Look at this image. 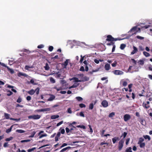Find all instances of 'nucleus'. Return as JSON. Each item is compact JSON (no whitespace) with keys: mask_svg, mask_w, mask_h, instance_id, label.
I'll use <instances>...</instances> for the list:
<instances>
[{"mask_svg":"<svg viewBox=\"0 0 152 152\" xmlns=\"http://www.w3.org/2000/svg\"><path fill=\"white\" fill-rule=\"evenodd\" d=\"M120 84L121 85H122L123 86L125 87L127 85V82L125 81L124 79L122 80H121Z\"/></svg>","mask_w":152,"mask_h":152,"instance_id":"9","label":"nucleus"},{"mask_svg":"<svg viewBox=\"0 0 152 152\" xmlns=\"http://www.w3.org/2000/svg\"><path fill=\"white\" fill-rule=\"evenodd\" d=\"M33 68L32 66H29L28 65H26L25 66V69L26 70H28L29 68Z\"/></svg>","mask_w":152,"mask_h":152,"instance_id":"39","label":"nucleus"},{"mask_svg":"<svg viewBox=\"0 0 152 152\" xmlns=\"http://www.w3.org/2000/svg\"><path fill=\"white\" fill-rule=\"evenodd\" d=\"M76 127L78 128H80L84 129H85L86 128L85 126L83 125H77L76 126Z\"/></svg>","mask_w":152,"mask_h":152,"instance_id":"42","label":"nucleus"},{"mask_svg":"<svg viewBox=\"0 0 152 152\" xmlns=\"http://www.w3.org/2000/svg\"><path fill=\"white\" fill-rule=\"evenodd\" d=\"M144 137L145 139H148L149 140H151V138L148 135H146L144 136Z\"/></svg>","mask_w":152,"mask_h":152,"instance_id":"50","label":"nucleus"},{"mask_svg":"<svg viewBox=\"0 0 152 152\" xmlns=\"http://www.w3.org/2000/svg\"><path fill=\"white\" fill-rule=\"evenodd\" d=\"M13 138V137H10L7 138L5 139V141H8L12 140Z\"/></svg>","mask_w":152,"mask_h":152,"instance_id":"47","label":"nucleus"},{"mask_svg":"<svg viewBox=\"0 0 152 152\" xmlns=\"http://www.w3.org/2000/svg\"><path fill=\"white\" fill-rule=\"evenodd\" d=\"M56 74L57 75V77L59 78L61 77V74L59 73V72H57L56 73Z\"/></svg>","mask_w":152,"mask_h":152,"instance_id":"63","label":"nucleus"},{"mask_svg":"<svg viewBox=\"0 0 152 152\" xmlns=\"http://www.w3.org/2000/svg\"><path fill=\"white\" fill-rule=\"evenodd\" d=\"M38 136H39V139H41L43 137H47V134H41V135H40Z\"/></svg>","mask_w":152,"mask_h":152,"instance_id":"25","label":"nucleus"},{"mask_svg":"<svg viewBox=\"0 0 152 152\" xmlns=\"http://www.w3.org/2000/svg\"><path fill=\"white\" fill-rule=\"evenodd\" d=\"M126 47V45L125 44H122L120 45V48L122 50H123Z\"/></svg>","mask_w":152,"mask_h":152,"instance_id":"26","label":"nucleus"},{"mask_svg":"<svg viewBox=\"0 0 152 152\" xmlns=\"http://www.w3.org/2000/svg\"><path fill=\"white\" fill-rule=\"evenodd\" d=\"M63 123V121H61L60 122H59L56 125V126H58L62 124Z\"/></svg>","mask_w":152,"mask_h":152,"instance_id":"60","label":"nucleus"},{"mask_svg":"<svg viewBox=\"0 0 152 152\" xmlns=\"http://www.w3.org/2000/svg\"><path fill=\"white\" fill-rule=\"evenodd\" d=\"M101 104L104 107H106L108 106V103L106 100H103Z\"/></svg>","mask_w":152,"mask_h":152,"instance_id":"8","label":"nucleus"},{"mask_svg":"<svg viewBox=\"0 0 152 152\" xmlns=\"http://www.w3.org/2000/svg\"><path fill=\"white\" fill-rule=\"evenodd\" d=\"M53 49V47L52 46H50L49 47L48 49L49 51H52Z\"/></svg>","mask_w":152,"mask_h":152,"instance_id":"56","label":"nucleus"},{"mask_svg":"<svg viewBox=\"0 0 152 152\" xmlns=\"http://www.w3.org/2000/svg\"><path fill=\"white\" fill-rule=\"evenodd\" d=\"M80 70L82 71H84L85 69L84 67L83 66H81L80 69Z\"/></svg>","mask_w":152,"mask_h":152,"instance_id":"64","label":"nucleus"},{"mask_svg":"<svg viewBox=\"0 0 152 152\" xmlns=\"http://www.w3.org/2000/svg\"><path fill=\"white\" fill-rule=\"evenodd\" d=\"M61 136V133L60 132H58L57 133L56 136L55 137V141L57 142L58 141L59 138H60Z\"/></svg>","mask_w":152,"mask_h":152,"instance_id":"11","label":"nucleus"},{"mask_svg":"<svg viewBox=\"0 0 152 152\" xmlns=\"http://www.w3.org/2000/svg\"><path fill=\"white\" fill-rule=\"evenodd\" d=\"M39 88H37L34 91H35L36 92V94L38 95L39 94Z\"/></svg>","mask_w":152,"mask_h":152,"instance_id":"52","label":"nucleus"},{"mask_svg":"<svg viewBox=\"0 0 152 152\" xmlns=\"http://www.w3.org/2000/svg\"><path fill=\"white\" fill-rule=\"evenodd\" d=\"M50 108H47L44 109H41L37 110V112H44L49 111H50Z\"/></svg>","mask_w":152,"mask_h":152,"instance_id":"4","label":"nucleus"},{"mask_svg":"<svg viewBox=\"0 0 152 152\" xmlns=\"http://www.w3.org/2000/svg\"><path fill=\"white\" fill-rule=\"evenodd\" d=\"M94 108V104L93 103H91L90 104L89 106V109L90 110H92Z\"/></svg>","mask_w":152,"mask_h":152,"instance_id":"36","label":"nucleus"},{"mask_svg":"<svg viewBox=\"0 0 152 152\" xmlns=\"http://www.w3.org/2000/svg\"><path fill=\"white\" fill-rule=\"evenodd\" d=\"M127 152H132V148L131 147L127 148L126 150Z\"/></svg>","mask_w":152,"mask_h":152,"instance_id":"44","label":"nucleus"},{"mask_svg":"<svg viewBox=\"0 0 152 152\" xmlns=\"http://www.w3.org/2000/svg\"><path fill=\"white\" fill-rule=\"evenodd\" d=\"M16 132L18 133H24L25 131L22 129H17L16 130Z\"/></svg>","mask_w":152,"mask_h":152,"instance_id":"31","label":"nucleus"},{"mask_svg":"<svg viewBox=\"0 0 152 152\" xmlns=\"http://www.w3.org/2000/svg\"><path fill=\"white\" fill-rule=\"evenodd\" d=\"M115 115V113L113 112L111 113H110L109 115V117H113L114 115Z\"/></svg>","mask_w":152,"mask_h":152,"instance_id":"40","label":"nucleus"},{"mask_svg":"<svg viewBox=\"0 0 152 152\" xmlns=\"http://www.w3.org/2000/svg\"><path fill=\"white\" fill-rule=\"evenodd\" d=\"M107 45H115L114 42H113V41H110V43H108L107 44Z\"/></svg>","mask_w":152,"mask_h":152,"instance_id":"48","label":"nucleus"},{"mask_svg":"<svg viewBox=\"0 0 152 152\" xmlns=\"http://www.w3.org/2000/svg\"><path fill=\"white\" fill-rule=\"evenodd\" d=\"M120 140V138L118 137H115L112 138V140L113 143H115L117 141H118Z\"/></svg>","mask_w":152,"mask_h":152,"instance_id":"13","label":"nucleus"},{"mask_svg":"<svg viewBox=\"0 0 152 152\" xmlns=\"http://www.w3.org/2000/svg\"><path fill=\"white\" fill-rule=\"evenodd\" d=\"M45 69L46 70H48L50 69V67L48 63L46 64L45 66Z\"/></svg>","mask_w":152,"mask_h":152,"instance_id":"32","label":"nucleus"},{"mask_svg":"<svg viewBox=\"0 0 152 152\" xmlns=\"http://www.w3.org/2000/svg\"><path fill=\"white\" fill-rule=\"evenodd\" d=\"M55 96L53 95H51L50 97L48 99V101H52L55 98Z\"/></svg>","mask_w":152,"mask_h":152,"instance_id":"22","label":"nucleus"},{"mask_svg":"<svg viewBox=\"0 0 152 152\" xmlns=\"http://www.w3.org/2000/svg\"><path fill=\"white\" fill-rule=\"evenodd\" d=\"M140 145V147L141 148H144L145 146V142H142L138 143Z\"/></svg>","mask_w":152,"mask_h":152,"instance_id":"20","label":"nucleus"},{"mask_svg":"<svg viewBox=\"0 0 152 152\" xmlns=\"http://www.w3.org/2000/svg\"><path fill=\"white\" fill-rule=\"evenodd\" d=\"M142 105L146 109L150 107L149 105H148L146 103H143Z\"/></svg>","mask_w":152,"mask_h":152,"instance_id":"23","label":"nucleus"},{"mask_svg":"<svg viewBox=\"0 0 152 152\" xmlns=\"http://www.w3.org/2000/svg\"><path fill=\"white\" fill-rule=\"evenodd\" d=\"M80 115V116L82 117H85L84 114H83V112H81L79 114Z\"/></svg>","mask_w":152,"mask_h":152,"instance_id":"57","label":"nucleus"},{"mask_svg":"<svg viewBox=\"0 0 152 152\" xmlns=\"http://www.w3.org/2000/svg\"><path fill=\"white\" fill-rule=\"evenodd\" d=\"M79 106L81 108H84V107L85 108L86 107V105L85 104H84L83 103H81V104H79Z\"/></svg>","mask_w":152,"mask_h":152,"instance_id":"45","label":"nucleus"},{"mask_svg":"<svg viewBox=\"0 0 152 152\" xmlns=\"http://www.w3.org/2000/svg\"><path fill=\"white\" fill-rule=\"evenodd\" d=\"M123 118L124 121L125 122H127L131 119V117L130 115L126 114L124 115Z\"/></svg>","mask_w":152,"mask_h":152,"instance_id":"3","label":"nucleus"},{"mask_svg":"<svg viewBox=\"0 0 152 152\" xmlns=\"http://www.w3.org/2000/svg\"><path fill=\"white\" fill-rule=\"evenodd\" d=\"M105 131V130L104 129H102L100 131V134L102 137L104 136V134Z\"/></svg>","mask_w":152,"mask_h":152,"instance_id":"41","label":"nucleus"},{"mask_svg":"<svg viewBox=\"0 0 152 152\" xmlns=\"http://www.w3.org/2000/svg\"><path fill=\"white\" fill-rule=\"evenodd\" d=\"M137 26H134L130 30V31H136V32H138V31L137 30Z\"/></svg>","mask_w":152,"mask_h":152,"instance_id":"16","label":"nucleus"},{"mask_svg":"<svg viewBox=\"0 0 152 152\" xmlns=\"http://www.w3.org/2000/svg\"><path fill=\"white\" fill-rule=\"evenodd\" d=\"M144 139L142 137H140L139 139V140L138 141V143L143 142L144 141Z\"/></svg>","mask_w":152,"mask_h":152,"instance_id":"33","label":"nucleus"},{"mask_svg":"<svg viewBox=\"0 0 152 152\" xmlns=\"http://www.w3.org/2000/svg\"><path fill=\"white\" fill-rule=\"evenodd\" d=\"M117 64V62L116 61H115L113 63L111 64V65L113 67H115Z\"/></svg>","mask_w":152,"mask_h":152,"instance_id":"37","label":"nucleus"},{"mask_svg":"<svg viewBox=\"0 0 152 152\" xmlns=\"http://www.w3.org/2000/svg\"><path fill=\"white\" fill-rule=\"evenodd\" d=\"M31 140L29 139H28L26 140H23L21 141V142L22 143L24 142H30Z\"/></svg>","mask_w":152,"mask_h":152,"instance_id":"51","label":"nucleus"},{"mask_svg":"<svg viewBox=\"0 0 152 152\" xmlns=\"http://www.w3.org/2000/svg\"><path fill=\"white\" fill-rule=\"evenodd\" d=\"M35 149H36L35 148H33L31 149H28L27 150V151L28 152H31L33 151H34Z\"/></svg>","mask_w":152,"mask_h":152,"instance_id":"55","label":"nucleus"},{"mask_svg":"<svg viewBox=\"0 0 152 152\" xmlns=\"http://www.w3.org/2000/svg\"><path fill=\"white\" fill-rule=\"evenodd\" d=\"M22 101V99L20 97H19L17 100V102L18 103Z\"/></svg>","mask_w":152,"mask_h":152,"instance_id":"59","label":"nucleus"},{"mask_svg":"<svg viewBox=\"0 0 152 152\" xmlns=\"http://www.w3.org/2000/svg\"><path fill=\"white\" fill-rule=\"evenodd\" d=\"M18 75L19 77H20L21 76H22L26 77H27L28 76V75L27 74L21 72H20L18 73Z\"/></svg>","mask_w":152,"mask_h":152,"instance_id":"14","label":"nucleus"},{"mask_svg":"<svg viewBox=\"0 0 152 152\" xmlns=\"http://www.w3.org/2000/svg\"><path fill=\"white\" fill-rule=\"evenodd\" d=\"M29 119H32L34 120H37L39 119L41 117V115H30L28 116Z\"/></svg>","mask_w":152,"mask_h":152,"instance_id":"1","label":"nucleus"},{"mask_svg":"<svg viewBox=\"0 0 152 152\" xmlns=\"http://www.w3.org/2000/svg\"><path fill=\"white\" fill-rule=\"evenodd\" d=\"M71 148V147L68 146L62 149L59 152H64L66 150L69 149Z\"/></svg>","mask_w":152,"mask_h":152,"instance_id":"18","label":"nucleus"},{"mask_svg":"<svg viewBox=\"0 0 152 152\" xmlns=\"http://www.w3.org/2000/svg\"><path fill=\"white\" fill-rule=\"evenodd\" d=\"M136 37L137 39H141V40L143 39H144V38L143 37L140 36H137Z\"/></svg>","mask_w":152,"mask_h":152,"instance_id":"62","label":"nucleus"},{"mask_svg":"<svg viewBox=\"0 0 152 152\" xmlns=\"http://www.w3.org/2000/svg\"><path fill=\"white\" fill-rule=\"evenodd\" d=\"M133 50L131 52V55H133L137 53L138 52V49L137 48L134 46H133Z\"/></svg>","mask_w":152,"mask_h":152,"instance_id":"10","label":"nucleus"},{"mask_svg":"<svg viewBox=\"0 0 152 152\" xmlns=\"http://www.w3.org/2000/svg\"><path fill=\"white\" fill-rule=\"evenodd\" d=\"M68 59H66L64 61V62L63 64L62 65H64V68H66V66L68 65Z\"/></svg>","mask_w":152,"mask_h":152,"instance_id":"21","label":"nucleus"},{"mask_svg":"<svg viewBox=\"0 0 152 152\" xmlns=\"http://www.w3.org/2000/svg\"><path fill=\"white\" fill-rule=\"evenodd\" d=\"M139 64L140 65H143L144 64V62L142 60H140L139 61Z\"/></svg>","mask_w":152,"mask_h":152,"instance_id":"54","label":"nucleus"},{"mask_svg":"<svg viewBox=\"0 0 152 152\" xmlns=\"http://www.w3.org/2000/svg\"><path fill=\"white\" fill-rule=\"evenodd\" d=\"M36 134V132L35 131L33 132L32 134L31 135L29 136V137H34V136L35 134Z\"/></svg>","mask_w":152,"mask_h":152,"instance_id":"49","label":"nucleus"},{"mask_svg":"<svg viewBox=\"0 0 152 152\" xmlns=\"http://www.w3.org/2000/svg\"><path fill=\"white\" fill-rule=\"evenodd\" d=\"M124 142V140L123 139H121L119 141L118 146V149L119 151H121L123 148Z\"/></svg>","mask_w":152,"mask_h":152,"instance_id":"2","label":"nucleus"},{"mask_svg":"<svg viewBox=\"0 0 152 152\" xmlns=\"http://www.w3.org/2000/svg\"><path fill=\"white\" fill-rule=\"evenodd\" d=\"M30 83L32 84H33L34 85H37V83H34V80L33 79H31L30 82H29Z\"/></svg>","mask_w":152,"mask_h":152,"instance_id":"38","label":"nucleus"},{"mask_svg":"<svg viewBox=\"0 0 152 152\" xmlns=\"http://www.w3.org/2000/svg\"><path fill=\"white\" fill-rule=\"evenodd\" d=\"M127 132H124L123 133V134H122V135L121 136V137H122V136H123V138H124V139L126 137V136L127 135Z\"/></svg>","mask_w":152,"mask_h":152,"instance_id":"46","label":"nucleus"},{"mask_svg":"<svg viewBox=\"0 0 152 152\" xmlns=\"http://www.w3.org/2000/svg\"><path fill=\"white\" fill-rule=\"evenodd\" d=\"M66 133L68 135H70L71 134L70 131L71 129H69L68 127H66L65 128Z\"/></svg>","mask_w":152,"mask_h":152,"instance_id":"17","label":"nucleus"},{"mask_svg":"<svg viewBox=\"0 0 152 152\" xmlns=\"http://www.w3.org/2000/svg\"><path fill=\"white\" fill-rule=\"evenodd\" d=\"M75 99L79 102H82L83 100V98L80 96L76 97Z\"/></svg>","mask_w":152,"mask_h":152,"instance_id":"24","label":"nucleus"},{"mask_svg":"<svg viewBox=\"0 0 152 152\" xmlns=\"http://www.w3.org/2000/svg\"><path fill=\"white\" fill-rule=\"evenodd\" d=\"M59 117V116L58 115H54L51 116V118L52 119H55L58 118Z\"/></svg>","mask_w":152,"mask_h":152,"instance_id":"19","label":"nucleus"},{"mask_svg":"<svg viewBox=\"0 0 152 152\" xmlns=\"http://www.w3.org/2000/svg\"><path fill=\"white\" fill-rule=\"evenodd\" d=\"M4 117H5L6 119H9V116L10 115V114L5 113L4 114Z\"/></svg>","mask_w":152,"mask_h":152,"instance_id":"34","label":"nucleus"},{"mask_svg":"<svg viewBox=\"0 0 152 152\" xmlns=\"http://www.w3.org/2000/svg\"><path fill=\"white\" fill-rule=\"evenodd\" d=\"M115 75H121L123 74L124 72L120 70H115L113 71Z\"/></svg>","mask_w":152,"mask_h":152,"instance_id":"5","label":"nucleus"},{"mask_svg":"<svg viewBox=\"0 0 152 152\" xmlns=\"http://www.w3.org/2000/svg\"><path fill=\"white\" fill-rule=\"evenodd\" d=\"M67 113L69 114L72 113V111L70 108H68L67 109Z\"/></svg>","mask_w":152,"mask_h":152,"instance_id":"58","label":"nucleus"},{"mask_svg":"<svg viewBox=\"0 0 152 152\" xmlns=\"http://www.w3.org/2000/svg\"><path fill=\"white\" fill-rule=\"evenodd\" d=\"M72 79L74 80L75 82H81V80L78 79V78L74 77L72 78Z\"/></svg>","mask_w":152,"mask_h":152,"instance_id":"29","label":"nucleus"},{"mask_svg":"<svg viewBox=\"0 0 152 152\" xmlns=\"http://www.w3.org/2000/svg\"><path fill=\"white\" fill-rule=\"evenodd\" d=\"M50 80L51 83H54L56 82L55 80L52 77H50Z\"/></svg>","mask_w":152,"mask_h":152,"instance_id":"28","label":"nucleus"},{"mask_svg":"<svg viewBox=\"0 0 152 152\" xmlns=\"http://www.w3.org/2000/svg\"><path fill=\"white\" fill-rule=\"evenodd\" d=\"M106 145L107 146H108L109 144L107 142H101L100 144L101 145Z\"/></svg>","mask_w":152,"mask_h":152,"instance_id":"53","label":"nucleus"},{"mask_svg":"<svg viewBox=\"0 0 152 152\" xmlns=\"http://www.w3.org/2000/svg\"><path fill=\"white\" fill-rule=\"evenodd\" d=\"M144 119L142 118H140L139 119V121L140 123L142 125H145L144 124Z\"/></svg>","mask_w":152,"mask_h":152,"instance_id":"27","label":"nucleus"},{"mask_svg":"<svg viewBox=\"0 0 152 152\" xmlns=\"http://www.w3.org/2000/svg\"><path fill=\"white\" fill-rule=\"evenodd\" d=\"M114 38L111 35H108L107 36V38L106 40V41H113Z\"/></svg>","mask_w":152,"mask_h":152,"instance_id":"7","label":"nucleus"},{"mask_svg":"<svg viewBox=\"0 0 152 152\" xmlns=\"http://www.w3.org/2000/svg\"><path fill=\"white\" fill-rule=\"evenodd\" d=\"M12 126L10 128L6 130V132L7 133H8L10 132L11 131Z\"/></svg>","mask_w":152,"mask_h":152,"instance_id":"43","label":"nucleus"},{"mask_svg":"<svg viewBox=\"0 0 152 152\" xmlns=\"http://www.w3.org/2000/svg\"><path fill=\"white\" fill-rule=\"evenodd\" d=\"M59 130H60V133H61L62 134H64L65 131V130L64 129H62V128H60L59 129Z\"/></svg>","mask_w":152,"mask_h":152,"instance_id":"35","label":"nucleus"},{"mask_svg":"<svg viewBox=\"0 0 152 152\" xmlns=\"http://www.w3.org/2000/svg\"><path fill=\"white\" fill-rule=\"evenodd\" d=\"M1 66H4L5 67H7V69H10V68L9 67H8L6 65H5V64L3 63H1Z\"/></svg>","mask_w":152,"mask_h":152,"instance_id":"61","label":"nucleus"},{"mask_svg":"<svg viewBox=\"0 0 152 152\" xmlns=\"http://www.w3.org/2000/svg\"><path fill=\"white\" fill-rule=\"evenodd\" d=\"M35 92V91H34V90L33 89H32L30 90L29 91H28L27 92L28 94L31 95L34 94Z\"/></svg>","mask_w":152,"mask_h":152,"instance_id":"15","label":"nucleus"},{"mask_svg":"<svg viewBox=\"0 0 152 152\" xmlns=\"http://www.w3.org/2000/svg\"><path fill=\"white\" fill-rule=\"evenodd\" d=\"M72 128H71L70 133L72 134H75L77 132V129L76 127L72 126Z\"/></svg>","mask_w":152,"mask_h":152,"instance_id":"6","label":"nucleus"},{"mask_svg":"<svg viewBox=\"0 0 152 152\" xmlns=\"http://www.w3.org/2000/svg\"><path fill=\"white\" fill-rule=\"evenodd\" d=\"M104 68L105 70L107 71L109 70L110 69V64L108 63L104 65Z\"/></svg>","mask_w":152,"mask_h":152,"instance_id":"12","label":"nucleus"},{"mask_svg":"<svg viewBox=\"0 0 152 152\" xmlns=\"http://www.w3.org/2000/svg\"><path fill=\"white\" fill-rule=\"evenodd\" d=\"M143 53L144 55L146 57H147L150 56V54L144 51Z\"/></svg>","mask_w":152,"mask_h":152,"instance_id":"30","label":"nucleus"}]
</instances>
